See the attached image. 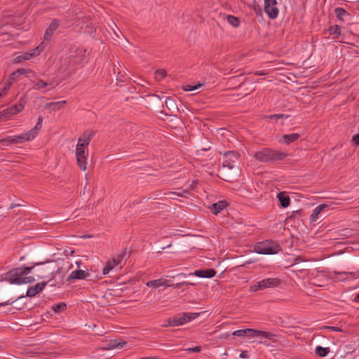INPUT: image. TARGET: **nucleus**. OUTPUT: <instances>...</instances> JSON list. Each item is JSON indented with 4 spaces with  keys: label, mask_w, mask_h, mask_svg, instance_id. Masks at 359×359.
I'll use <instances>...</instances> for the list:
<instances>
[{
    "label": "nucleus",
    "mask_w": 359,
    "mask_h": 359,
    "mask_svg": "<svg viewBox=\"0 0 359 359\" xmlns=\"http://www.w3.org/2000/svg\"><path fill=\"white\" fill-rule=\"evenodd\" d=\"M240 154L234 151H228L223 155L222 169L220 170L221 178L226 182H231L237 175L236 163Z\"/></svg>",
    "instance_id": "1"
},
{
    "label": "nucleus",
    "mask_w": 359,
    "mask_h": 359,
    "mask_svg": "<svg viewBox=\"0 0 359 359\" xmlns=\"http://www.w3.org/2000/svg\"><path fill=\"white\" fill-rule=\"evenodd\" d=\"M95 135L94 131L85 132L79 137L76 147V157L79 167L83 171L86 170V159L88 154V147Z\"/></svg>",
    "instance_id": "2"
},
{
    "label": "nucleus",
    "mask_w": 359,
    "mask_h": 359,
    "mask_svg": "<svg viewBox=\"0 0 359 359\" xmlns=\"http://www.w3.org/2000/svg\"><path fill=\"white\" fill-rule=\"evenodd\" d=\"M287 156V154L286 153L273 150L270 148H264L254 154L255 158L263 163L282 161Z\"/></svg>",
    "instance_id": "3"
},
{
    "label": "nucleus",
    "mask_w": 359,
    "mask_h": 359,
    "mask_svg": "<svg viewBox=\"0 0 359 359\" xmlns=\"http://www.w3.org/2000/svg\"><path fill=\"white\" fill-rule=\"evenodd\" d=\"M232 334L236 337H262L271 340H273V337H276V335L271 332L250 328L236 330L232 333Z\"/></svg>",
    "instance_id": "4"
},
{
    "label": "nucleus",
    "mask_w": 359,
    "mask_h": 359,
    "mask_svg": "<svg viewBox=\"0 0 359 359\" xmlns=\"http://www.w3.org/2000/svg\"><path fill=\"white\" fill-rule=\"evenodd\" d=\"M255 251L262 255H274L280 250V246L274 242L266 241L258 243L255 247Z\"/></svg>",
    "instance_id": "5"
},
{
    "label": "nucleus",
    "mask_w": 359,
    "mask_h": 359,
    "mask_svg": "<svg viewBox=\"0 0 359 359\" xmlns=\"http://www.w3.org/2000/svg\"><path fill=\"white\" fill-rule=\"evenodd\" d=\"M33 140V132H27L15 136H8L0 140V142H8V144H19Z\"/></svg>",
    "instance_id": "6"
},
{
    "label": "nucleus",
    "mask_w": 359,
    "mask_h": 359,
    "mask_svg": "<svg viewBox=\"0 0 359 359\" xmlns=\"http://www.w3.org/2000/svg\"><path fill=\"white\" fill-rule=\"evenodd\" d=\"M43 50V43H41L35 48L31 50L30 51L23 53L22 54L15 57L13 59L14 63H20L22 61L30 60L31 58L38 56Z\"/></svg>",
    "instance_id": "7"
},
{
    "label": "nucleus",
    "mask_w": 359,
    "mask_h": 359,
    "mask_svg": "<svg viewBox=\"0 0 359 359\" xmlns=\"http://www.w3.org/2000/svg\"><path fill=\"white\" fill-rule=\"evenodd\" d=\"M276 5V0H264V11L271 19H276L278 15L279 10Z\"/></svg>",
    "instance_id": "8"
},
{
    "label": "nucleus",
    "mask_w": 359,
    "mask_h": 359,
    "mask_svg": "<svg viewBox=\"0 0 359 359\" xmlns=\"http://www.w3.org/2000/svg\"><path fill=\"white\" fill-rule=\"evenodd\" d=\"M51 280H49L48 282L43 281V282L37 283L36 285H35L34 286L29 287L27 290L26 295H21V296L18 297V298H16L14 301L16 302L17 300L24 298L25 297H34L36 294L41 292L43 290V288L47 285V284Z\"/></svg>",
    "instance_id": "9"
},
{
    "label": "nucleus",
    "mask_w": 359,
    "mask_h": 359,
    "mask_svg": "<svg viewBox=\"0 0 359 359\" xmlns=\"http://www.w3.org/2000/svg\"><path fill=\"white\" fill-rule=\"evenodd\" d=\"M90 276L88 270H75L71 272L67 278V282H71L73 280H83Z\"/></svg>",
    "instance_id": "10"
},
{
    "label": "nucleus",
    "mask_w": 359,
    "mask_h": 359,
    "mask_svg": "<svg viewBox=\"0 0 359 359\" xmlns=\"http://www.w3.org/2000/svg\"><path fill=\"white\" fill-rule=\"evenodd\" d=\"M280 280L278 278H266L257 282V287L262 290L273 287L279 285Z\"/></svg>",
    "instance_id": "11"
},
{
    "label": "nucleus",
    "mask_w": 359,
    "mask_h": 359,
    "mask_svg": "<svg viewBox=\"0 0 359 359\" xmlns=\"http://www.w3.org/2000/svg\"><path fill=\"white\" fill-rule=\"evenodd\" d=\"M25 104V99L21 97L18 103L14 104L11 107L6 109L5 111L7 112L6 114L8 115V117L9 118L11 116L20 112L24 109Z\"/></svg>",
    "instance_id": "12"
},
{
    "label": "nucleus",
    "mask_w": 359,
    "mask_h": 359,
    "mask_svg": "<svg viewBox=\"0 0 359 359\" xmlns=\"http://www.w3.org/2000/svg\"><path fill=\"white\" fill-rule=\"evenodd\" d=\"M216 271L213 269H205L196 270L194 273H190L189 276L194 275L200 278H212L216 275Z\"/></svg>",
    "instance_id": "13"
},
{
    "label": "nucleus",
    "mask_w": 359,
    "mask_h": 359,
    "mask_svg": "<svg viewBox=\"0 0 359 359\" xmlns=\"http://www.w3.org/2000/svg\"><path fill=\"white\" fill-rule=\"evenodd\" d=\"M58 27V21L57 20H53L44 34V39L49 40L53 32L57 29Z\"/></svg>",
    "instance_id": "14"
},
{
    "label": "nucleus",
    "mask_w": 359,
    "mask_h": 359,
    "mask_svg": "<svg viewBox=\"0 0 359 359\" xmlns=\"http://www.w3.org/2000/svg\"><path fill=\"white\" fill-rule=\"evenodd\" d=\"M227 206V203L224 201H220L217 203H212L210 206V209L212 210L214 215H217L222 210H224Z\"/></svg>",
    "instance_id": "15"
},
{
    "label": "nucleus",
    "mask_w": 359,
    "mask_h": 359,
    "mask_svg": "<svg viewBox=\"0 0 359 359\" xmlns=\"http://www.w3.org/2000/svg\"><path fill=\"white\" fill-rule=\"evenodd\" d=\"M147 286L151 287H159L161 286H167L168 285V280L163 279V278H159L156 280H152L150 281H148L146 283Z\"/></svg>",
    "instance_id": "16"
},
{
    "label": "nucleus",
    "mask_w": 359,
    "mask_h": 359,
    "mask_svg": "<svg viewBox=\"0 0 359 359\" xmlns=\"http://www.w3.org/2000/svg\"><path fill=\"white\" fill-rule=\"evenodd\" d=\"M32 269H33L32 266V267H29V266L20 267V268H17L13 270H11L10 271V274L11 276H22L24 275L29 273L32 271Z\"/></svg>",
    "instance_id": "17"
},
{
    "label": "nucleus",
    "mask_w": 359,
    "mask_h": 359,
    "mask_svg": "<svg viewBox=\"0 0 359 359\" xmlns=\"http://www.w3.org/2000/svg\"><path fill=\"white\" fill-rule=\"evenodd\" d=\"M277 197L281 207L287 208L290 205V198L289 196L286 195L284 192L278 193Z\"/></svg>",
    "instance_id": "18"
},
{
    "label": "nucleus",
    "mask_w": 359,
    "mask_h": 359,
    "mask_svg": "<svg viewBox=\"0 0 359 359\" xmlns=\"http://www.w3.org/2000/svg\"><path fill=\"white\" fill-rule=\"evenodd\" d=\"M165 104L168 109L171 112L173 113L176 111H178L177 106L173 99H172L170 97H167L165 100Z\"/></svg>",
    "instance_id": "19"
},
{
    "label": "nucleus",
    "mask_w": 359,
    "mask_h": 359,
    "mask_svg": "<svg viewBox=\"0 0 359 359\" xmlns=\"http://www.w3.org/2000/svg\"><path fill=\"white\" fill-rule=\"evenodd\" d=\"M300 135L298 133H292L284 135L283 136V142L286 144H290L292 142H295L299 138Z\"/></svg>",
    "instance_id": "20"
},
{
    "label": "nucleus",
    "mask_w": 359,
    "mask_h": 359,
    "mask_svg": "<svg viewBox=\"0 0 359 359\" xmlns=\"http://www.w3.org/2000/svg\"><path fill=\"white\" fill-rule=\"evenodd\" d=\"M117 264V262L116 260H113L112 259L107 261L105 266L103 269L102 273L104 275L108 274L110 271H111L113 269H114Z\"/></svg>",
    "instance_id": "21"
},
{
    "label": "nucleus",
    "mask_w": 359,
    "mask_h": 359,
    "mask_svg": "<svg viewBox=\"0 0 359 359\" xmlns=\"http://www.w3.org/2000/svg\"><path fill=\"white\" fill-rule=\"evenodd\" d=\"M67 103V101H59V102H50L46 104L47 108L53 107V110H59L62 109L64 105Z\"/></svg>",
    "instance_id": "22"
},
{
    "label": "nucleus",
    "mask_w": 359,
    "mask_h": 359,
    "mask_svg": "<svg viewBox=\"0 0 359 359\" xmlns=\"http://www.w3.org/2000/svg\"><path fill=\"white\" fill-rule=\"evenodd\" d=\"M57 274L60 275V280L58 283L50 284L51 286L63 284V278L65 276V271H64L63 269L60 267V268H58L55 272L52 273L53 278H55V276Z\"/></svg>",
    "instance_id": "23"
},
{
    "label": "nucleus",
    "mask_w": 359,
    "mask_h": 359,
    "mask_svg": "<svg viewBox=\"0 0 359 359\" xmlns=\"http://www.w3.org/2000/svg\"><path fill=\"white\" fill-rule=\"evenodd\" d=\"M334 13L337 18L341 21H344L345 16L349 15L348 13L342 8H336L334 9Z\"/></svg>",
    "instance_id": "24"
},
{
    "label": "nucleus",
    "mask_w": 359,
    "mask_h": 359,
    "mask_svg": "<svg viewBox=\"0 0 359 359\" xmlns=\"http://www.w3.org/2000/svg\"><path fill=\"white\" fill-rule=\"evenodd\" d=\"M330 348H328V347L325 348V347L318 346L316 348V353L320 357L326 356L328 354V353L330 352Z\"/></svg>",
    "instance_id": "25"
},
{
    "label": "nucleus",
    "mask_w": 359,
    "mask_h": 359,
    "mask_svg": "<svg viewBox=\"0 0 359 359\" xmlns=\"http://www.w3.org/2000/svg\"><path fill=\"white\" fill-rule=\"evenodd\" d=\"M126 344V342L124 341H121L117 342L116 340H111L108 344V349L110 348H122Z\"/></svg>",
    "instance_id": "26"
},
{
    "label": "nucleus",
    "mask_w": 359,
    "mask_h": 359,
    "mask_svg": "<svg viewBox=\"0 0 359 359\" xmlns=\"http://www.w3.org/2000/svg\"><path fill=\"white\" fill-rule=\"evenodd\" d=\"M226 20L227 22L234 27H238L240 25V20L237 17L228 15Z\"/></svg>",
    "instance_id": "27"
},
{
    "label": "nucleus",
    "mask_w": 359,
    "mask_h": 359,
    "mask_svg": "<svg viewBox=\"0 0 359 359\" xmlns=\"http://www.w3.org/2000/svg\"><path fill=\"white\" fill-rule=\"evenodd\" d=\"M172 318H173V322H172L173 327L182 325L184 323H186V320L184 318V313L182 314V316H175Z\"/></svg>",
    "instance_id": "28"
},
{
    "label": "nucleus",
    "mask_w": 359,
    "mask_h": 359,
    "mask_svg": "<svg viewBox=\"0 0 359 359\" xmlns=\"http://www.w3.org/2000/svg\"><path fill=\"white\" fill-rule=\"evenodd\" d=\"M329 32L331 35L334 36V38H337L341 34V27L337 25L330 27Z\"/></svg>",
    "instance_id": "29"
},
{
    "label": "nucleus",
    "mask_w": 359,
    "mask_h": 359,
    "mask_svg": "<svg viewBox=\"0 0 359 359\" xmlns=\"http://www.w3.org/2000/svg\"><path fill=\"white\" fill-rule=\"evenodd\" d=\"M48 86V82H46L41 79H39L37 81L34 83V86L32 87L34 90H40L41 88Z\"/></svg>",
    "instance_id": "30"
},
{
    "label": "nucleus",
    "mask_w": 359,
    "mask_h": 359,
    "mask_svg": "<svg viewBox=\"0 0 359 359\" xmlns=\"http://www.w3.org/2000/svg\"><path fill=\"white\" fill-rule=\"evenodd\" d=\"M166 76V71L163 69H157L155 72V79L157 81H161Z\"/></svg>",
    "instance_id": "31"
},
{
    "label": "nucleus",
    "mask_w": 359,
    "mask_h": 359,
    "mask_svg": "<svg viewBox=\"0 0 359 359\" xmlns=\"http://www.w3.org/2000/svg\"><path fill=\"white\" fill-rule=\"evenodd\" d=\"M9 278V282L11 284L20 285L23 283L22 277L20 276H13Z\"/></svg>",
    "instance_id": "32"
},
{
    "label": "nucleus",
    "mask_w": 359,
    "mask_h": 359,
    "mask_svg": "<svg viewBox=\"0 0 359 359\" xmlns=\"http://www.w3.org/2000/svg\"><path fill=\"white\" fill-rule=\"evenodd\" d=\"M127 255V249L125 248L120 254H118L116 257H113V260H116L117 262V264L118 265L121 261L125 258Z\"/></svg>",
    "instance_id": "33"
},
{
    "label": "nucleus",
    "mask_w": 359,
    "mask_h": 359,
    "mask_svg": "<svg viewBox=\"0 0 359 359\" xmlns=\"http://www.w3.org/2000/svg\"><path fill=\"white\" fill-rule=\"evenodd\" d=\"M52 308L55 313H60V311L65 310L67 305L65 303L62 302L53 306Z\"/></svg>",
    "instance_id": "34"
},
{
    "label": "nucleus",
    "mask_w": 359,
    "mask_h": 359,
    "mask_svg": "<svg viewBox=\"0 0 359 359\" xmlns=\"http://www.w3.org/2000/svg\"><path fill=\"white\" fill-rule=\"evenodd\" d=\"M199 316L198 313H184V316L186 320V323L195 319Z\"/></svg>",
    "instance_id": "35"
},
{
    "label": "nucleus",
    "mask_w": 359,
    "mask_h": 359,
    "mask_svg": "<svg viewBox=\"0 0 359 359\" xmlns=\"http://www.w3.org/2000/svg\"><path fill=\"white\" fill-rule=\"evenodd\" d=\"M32 72V70L29 69H25V68H18L17 70L13 72V76H18L22 74H25Z\"/></svg>",
    "instance_id": "36"
},
{
    "label": "nucleus",
    "mask_w": 359,
    "mask_h": 359,
    "mask_svg": "<svg viewBox=\"0 0 359 359\" xmlns=\"http://www.w3.org/2000/svg\"><path fill=\"white\" fill-rule=\"evenodd\" d=\"M333 273H334L335 275L350 276V278L351 279H355L356 278L355 273V272H352V271L351 272H346V271H334Z\"/></svg>",
    "instance_id": "37"
},
{
    "label": "nucleus",
    "mask_w": 359,
    "mask_h": 359,
    "mask_svg": "<svg viewBox=\"0 0 359 359\" xmlns=\"http://www.w3.org/2000/svg\"><path fill=\"white\" fill-rule=\"evenodd\" d=\"M285 117V118H287L290 117L289 115H285V114H273V115H269V116H266V118H269V119H276V120H278V119H280L281 118H283Z\"/></svg>",
    "instance_id": "38"
},
{
    "label": "nucleus",
    "mask_w": 359,
    "mask_h": 359,
    "mask_svg": "<svg viewBox=\"0 0 359 359\" xmlns=\"http://www.w3.org/2000/svg\"><path fill=\"white\" fill-rule=\"evenodd\" d=\"M315 210H317L318 214H321L323 212H325V210L328 211L330 210L329 206L326 204H320L318 206H317L315 209Z\"/></svg>",
    "instance_id": "39"
},
{
    "label": "nucleus",
    "mask_w": 359,
    "mask_h": 359,
    "mask_svg": "<svg viewBox=\"0 0 359 359\" xmlns=\"http://www.w3.org/2000/svg\"><path fill=\"white\" fill-rule=\"evenodd\" d=\"M201 86L202 85L201 83H198L197 85L194 86L187 84L183 86V89L185 91H192L196 90L198 87H201Z\"/></svg>",
    "instance_id": "40"
},
{
    "label": "nucleus",
    "mask_w": 359,
    "mask_h": 359,
    "mask_svg": "<svg viewBox=\"0 0 359 359\" xmlns=\"http://www.w3.org/2000/svg\"><path fill=\"white\" fill-rule=\"evenodd\" d=\"M42 127V123H36L34 128L29 130L28 132H33V139L36 137L37 134V131L39 130Z\"/></svg>",
    "instance_id": "41"
},
{
    "label": "nucleus",
    "mask_w": 359,
    "mask_h": 359,
    "mask_svg": "<svg viewBox=\"0 0 359 359\" xmlns=\"http://www.w3.org/2000/svg\"><path fill=\"white\" fill-rule=\"evenodd\" d=\"M338 276L339 275H335L334 273H333L331 275V278L334 280H339V281H345V280L349 279L348 276H346V277L343 276V278H339V277H338Z\"/></svg>",
    "instance_id": "42"
},
{
    "label": "nucleus",
    "mask_w": 359,
    "mask_h": 359,
    "mask_svg": "<svg viewBox=\"0 0 359 359\" xmlns=\"http://www.w3.org/2000/svg\"><path fill=\"white\" fill-rule=\"evenodd\" d=\"M197 183L198 182L196 181H193L192 183L189 186V187L183 191V193L189 194L190 191L194 190L195 189Z\"/></svg>",
    "instance_id": "43"
},
{
    "label": "nucleus",
    "mask_w": 359,
    "mask_h": 359,
    "mask_svg": "<svg viewBox=\"0 0 359 359\" xmlns=\"http://www.w3.org/2000/svg\"><path fill=\"white\" fill-rule=\"evenodd\" d=\"M13 83H11V81H7L6 83H5V85L4 86V88L2 90V91H0L1 93H2V96L7 92V90L11 88V86H12Z\"/></svg>",
    "instance_id": "44"
},
{
    "label": "nucleus",
    "mask_w": 359,
    "mask_h": 359,
    "mask_svg": "<svg viewBox=\"0 0 359 359\" xmlns=\"http://www.w3.org/2000/svg\"><path fill=\"white\" fill-rule=\"evenodd\" d=\"M321 329L330 330L334 332H342V330L340 327L334 326H324L321 327Z\"/></svg>",
    "instance_id": "45"
},
{
    "label": "nucleus",
    "mask_w": 359,
    "mask_h": 359,
    "mask_svg": "<svg viewBox=\"0 0 359 359\" xmlns=\"http://www.w3.org/2000/svg\"><path fill=\"white\" fill-rule=\"evenodd\" d=\"M188 352H195V353H199L201 351V347L199 346L192 347V348H188L186 349Z\"/></svg>",
    "instance_id": "46"
},
{
    "label": "nucleus",
    "mask_w": 359,
    "mask_h": 359,
    "mask_svg": "<svg viewBox=\"0 0 359 359\" xmlns=\"http://www.w3.org/2000/svg\"><path fill=\"white\" fill-rule=\"evenodd\" d=\"M318 216H319V214H318V211H317V210H313V212H312V214H311V218H310L311 222H315V221H316V220H317V219L318 218Z\"/></svg>",
    "instance_id": "47"
},
{
    "label": "nucleus",
    "mask_w": 359,
    "mask_h": 359,
    "mask_svg": "<svg viewBox=\"0 0 359 359\" xmlns=\"http://www.w3.org/2000/svg\"><path fill=\"white\" fill-rule=\"evenodd\" d=\"M23 283H33L35 279L33 276L22 277Z\"/></svg>",
    "instance_id": "48"
},
{
    "label": "nucleus",
    "mask_w": 359,
    "mask_h": 359,
    "mask_svg": "<svg viewBox=\"0 0 359 359\" xmlns=\"http://www.w3.org/2000/svg\"><path fill=\"white\" fill-rule=\"evenodd\" d=\"M6 113L7 112L5 111V109L0 111V121L3 120L4 118H8Z\"/></svg>",
    "instance_id": "49"
},
{
    "label": "nucleus",
    "mask_w": 359,
    "mask_h": 359,
    "mask_svg": "<svg viewBox=\"0 0 359 359\" xmlns=\"http://www.w3.org/2000/svg\"><path fill=\"white\" fill-rule=\"evenodd\" d=\"M48 86H50L51 88H53L55 86H57L59 84V83L57 81H51L50 82H48Z\"/></svg>",
    "instance_id": "50"
},
{
    "label": "nucleus",
    "mask_w": 359,
    "mask_h": 359,
    "mask_svg": "<svg viewBox=\"0 0 359 359\" xmlns=\"http://www.w3.org/2000/svg\"><path fill=\"white\" fill-rule=\"evenodd\" d=\"M18 76H13V72L9 76V78H8V80L9 81H11V83H13V82H15L17 79H18Z\"/></svg>",
    "instance_id": "51"
},
{
    "label": "nucleus",
    "mask_w": 359,
    "mask_h": 359,
    "mask_svg": "<svg viewBox=\"0 0 359 359\" xmlns=\"http://www.w3.org/2000/svg\"><path fill=\"white\" fill-rule=\"evenodd\" d=\"M15 301H11V300H8L6 302H2V303H0V307L1 306H7V305H11L13 303H14Z\"/></svg>",
    "instance_id": "52"
},
{
    "label": "nucleus",
    "mask_w": 359,
    "mask_h": 359,
    "mask_svg": "<svg viewBox=\"0 0 359 359\" xmlns=\"http://www.w3.org/2000/svg\"><path fill=\"white\" fill-rule=\"evenodd\" d=\"M184 193H177V192H171L170 194L172 195L173 196H171V198L172 199H174L175 198V196H184Z\"/></svg>",
    "instance_id": "53"
},
{
    "label": "nucleus",
    "mask_w": 359,
    "mask_h": 359,
    "mask_svg": "<svg viewBox=\"0 0 359 359\" xmlns=\"http://www.w3.org/2000/svg\"><path fill=\"white\" fill-rule=\"evenodd\" d=\"M184 193H177V192H171L170 194L172 195L173 196H171V198L172 199H174L175 198V196H184Z\"/></svg>",
    "instance_id": "54"
},
{
    "label": "nucleus",
    "mask_w": 359,
    "mask_h": 359,
    "mask_svg": "<svg viewBox=\"0 0 359 359\" xmlns=\"http://www.w3.org/2000/svg\"><path fill=\"white\" fill-rule=\"evenodd\" d=\"M353 141L355 142V144L359 145V134L355 135L353 137Z\"/></svg>",
    "instance_id": "55"
},
{
    "label": "nucleus",
    "mask_w": 359,
    "mask_h": 359,
    "mask_svg": "<svg viewBox=\"0 0 359 359\" xmlns=\"http://www.w3.org/2000/svg\"><path fill=\"white\" fill-rule=\"evenodd\" d=\"M172 322H173V318H169L167 320V323L163 325V327H168V326H172L173 327V325H172Z\"/></svg>",
    "instance_id": "56"
},
{
    "label": "nucleus",
    "mask_w": 359,
    "mask_h": 359,
    "mask_svg": "<svg viewBox=\"0 0 359 359\" xmlns=\"http://www.w3.org/2000/svg\"><path fill=\"white\" fill-rule=\"evenodd\" d=\"M299 260H301V258L300 257H297L295 259V261L296 262L292 265L293 266L295 267V269H298V270H300V267L299 266V263L297 262Z\"/></svg>",
    "instance_id": "57"
},
{
    "label": "nucleus",
    "mask_w": 359,
    "mask_h": 359,
    "mask_svg": "<svg viewBox=\"0 0 359 359\" xmlns=\"http://www.w3.org/2000/svg\"><path fill=\"white\" fill-rule=\"evenodd\" d=\"M261 290L259 287H257V283L255 284L254 285L250 286V290L252 291H257Z\"/></svg>",
    "instance_id": "58"
},
{
    "label": "nucleus",
    "mask_w": 359,
    "mask_h": 359,
    "mask_svg": "<svg viewBox=\"0 0 359 359\" xmlns=\"http://www.w3.org/2000/svg\"><path fill=\"white\" fill-rule=\"evenodd\" d=\"M240 357L241 358H248L247 352L246 351H242L240 354Z\"/></svg>",
    "instance_id": "59"
},
{
    "label": "nucleus",
    "mask_w": 359,
    "mask_h": 359,
    "mask_svg": "<svg viewBox=\"0 0 359 359\" xmlns=\"http://www.w3.org/2000/svg\"><path fill=\"white\" fill-rule=\"evenodd\" d=\"M184 285V283L183 282H181V283H176L175 285V288H180L181 287H182Z\"/></svg>",
    "instance_id": "60"
},
{
    "label": "nucleus",
    "mask_w": 359,
    "mask_h": 359,
    "mask_svg": "<svg viewBox=\"0 0 359 359\" xmlns=\"http://www.w3.org/2000/svg\"><path fill=\"white\" fill-rule=\"evenodd\" d=\"M152 97H153V98H154V99H153V100H154V102H158V100H160V97H159L158 96H157V95H152Z\"/></svg>",
    "instance_id": "61"
},
{
    "label": "nucleus",
    "mask_w": 359,
    "mask_h": 359,
    "mask_svg": "<svg viewBox=\"0 0 359 359\" xmlns=\"http://www.w3.org/2000/svg\"><path fill=\"white\" fill-rule=\"evenodd\" d=\"M353 301H354V302H355L359 303V294H357L355 296V297H354V299H353Z\"/></svg>",
    "instance_id": "62"
},
{
    "label": "nucleus",
    "mask_w": 359,
    "mask_h": 359,
    "mask_svg": "<svg viewBox=\"0 0 359 359\" xmlns=\"http://www.w3.org/2000/svg\"><path fill=\"white\" fill-rule=\"evenodd\" d=\"M20 205L19 204H15V203H12L10 207H9V209H13L16 206H19Z\"/></svg>",
    "instance_id": "63"
},
{
    "label": "nucleus",
    "mask_w": 359,
    "mask_h": 359,
    "mask_svg": "<svg viewBox=\"0 0 359 359\" xmlns=\"http://www.w3.org/2000/svg\"><path fill=\"white\" fill-rule=\"evenodd\" d=\"M183 283H184V285H194V283H193L187 282V281L183 282Z\"/></svg>",
    "instance_id": "64"
}]
</instances>
